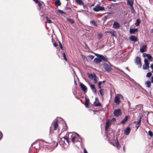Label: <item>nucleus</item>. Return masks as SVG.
<instances>
[{"label":"nucleus","mask_w":153,"mask_h":153,"mask_svg":"<svg viewBox=\"0 0 153 153\" xmlns=\"http://www.w3.org/2000/svg\"><path fill=\"white\" fill-rule=\"evenodd\" d=\"M0 133L1 134V137H2L3 134L0 131Z\"/></svg>","instance_id":"680f3d73"},{"label":"nucleus","mask_w":153,"mask_h":153,"mask_svg":"<svg viewBox=\"0 0 153 153\" xmlns=\"http://www.w3.org/2000/svg\"><path fill=\"white\" fill-rule=\"evenodd\" d=\"M90 23L91 24L95 26L96 27L97 26V24L96 23L95 21H92L90 22Z\"/></svg>","instance_id":"7c9ffc66"},{"label":"nucleus","mask_w":153,"mask_h":153,"mask_svg":"<svg viewBox=\"0 0 153 153\" xmlns=\"http://www.w3.org/2000/svg\"><path fill=\"white\" fill-rule=\"evenodd\" d=\"M82 5L83 6V8L85 9H88V7L87 5L85 4H84V3H83V4Z\"/></svg>","instance_id":"79ce46f5"},{"label":"nucleus","mask_w":153,"mask_h":153,"mask_svg":"<svg viewBox=\"0 0 153 153\" xmlns=\"http://www.w3.org/2000/svg\"><path fill=\"white\" fill-rule=\"evenodd\" d=\"M93 10L95 12H97L99 11H105L103 7L101 6L100 4H97L93 8Z\"/></svg>","instance_id":"f03ea898"},{"label":"nucleus","mask_w":153,"mask_h":153,"mask_svg":"<svg viewBox=\"0 0 153 153\" xmlns=\"http://www.w3.org/2000/svg\"><path fill=\"white\" fill-rule=\"evenodd\" d=\"M125 145H124L123 146V151L124 152L125 151Z\"/></svg>","instance_id":"052dcab7"},{"label":"nucleus","mask_w":153,"mask_h":153,"mask_svg":"<svg viewBox=\"0 0 153 153\" xmlns=\"http://www.w3.org/2000/svg\"><path fill=\"white\" fill-rule=\"evenodd\" d=\"M108 8L109 9H111V7L110 6H108Z\"/></svg>","instance_id":"774afa93"},{"label":"nucleus","mask_w":153,"mask_h":153,"mask_svg":"<svg viewBox=\"0 0 153 153\" xmlns=\"http://www.w3.org/2000/svg\"><path fill=\"white\" fill-rule=\"evenodd\" d=\"M111 122V121L109 120H108L106 121V123H105V131H106L107 130L108 128L109 127V126H110Z\"/></svg>","instance_id":"ddd939ff"},{"label":"nucleus","mask_w":153,"mask_h":153,"mask_svg":"<svg viewBox=\"0 0 153 153\" xmlns=\"http://www.w3.org/2000/svg\"><path fill=\"white\" fill-rule=\"evenodd\" d=\"M95 55L96 56L98 57L99 58H100V59H101V60L102 59L103 61L106 62L107 61V60L105 56H104L102 55H100L97 53L95 54Z\"/></svg>","instance_id":"9d476101"},{"label":"nucleus","mask_w":153,"mask_h":153,"mask_svg":"<svg viewBox=\"0 0 153 153\" xmlns=\"http://www.w3.org/2000/svg\"><path fill=\"white\" fill-rule=\"evenodd\" d=\"M148 54H147L146 53H144L143 54V57H147V55H148Z\"/></svg>","instance_id":"3c124183"},{"label":"nucleus","mask_w":153,"mask_h":153,"mask_svg":"<svg viewBox=\"0 0 153 153\" xmlns=\"http://www.w3.org/2000/svg\"><path fill=\"white\" fill-rule=\"evenodd\" d=\"M89 77L91 78L92 80L93 81L94 84H96L97 83L99 79L95 74H91L89 76Z\"/></svg>","instance_id":"f257e3e1"},{"label":"nucleus","mask_w":153,"mask_h":153,"mask_svg":"<svg viewBox=\"0 0 153 153\" xmlns=\"http://www.w3.org/2000/svg\"><path fill=\"white\" fill-rule=\"evenodd\" d=\"M120 99V97L118 96H116L115 97L114 102L117 105H119L121 102Z\"/></svg>","instance_id":"f8f14e48"},{"label":"nucleus","mask_w":153,"mask_h":153,"mask_svg":"<svg viewBox=\"0 0 153 153\" xmlns=\"http://www.w3.org/2000/svg\"><path fill=\"white\" fill-rule=\"evenodd\" d=\"M94 4H95V3H94L93 4H92L91 5V7H93V6H94Z\"/></svg>","instance_id":"bf43d9fd"},{"label":"nucleus","mask_w":153,"mask_h":153,"mask_svg":"<svg viewBox=\"0 0 153 153\" xmlns=\"http://www.w3.org/2000/svg\"><path fill=\"white\" fill-rule=\"evenodd\" d=\"M100 82H102V83H104L106 81H105V80H103L102 81H100Z\"/></svg>","instance_id":"13d9d810"},{"label":"nucleus","mask_w":153,"mask_h":153,"mask_svg":"<svg viewBox=\"0 0 153 153\" xmlns=\"http://www.w3.org/2000/svg\"><path fill=\"white\" fill-rule=\"evenodd\" d=\"M33 0L34 1L35 3H37L39 2L38 0Z\"/></svg>","instance_id":"6e6d98bb"},{"label":"nucleus","mask_w":153,"mask_h":153,"mask_svg":"<svg viewBox=\"0 0 153 153\" xmlns=\"http://www.w3.org/2000/svg\"><path fill=\"white\" fill-rule=\"evenodd\" d=\"M100 90L99 91L100 93L101 96H103L104 94V89H100Z\"/></svg>","instance_id":"473e14b6"},{"label":"nucleus","mask_w":153,"mask_h":153,"mask_svg":"<svg viewBox=\"0 0 153 153\" xmlns=\"http://www.w3.org/2000/svg\"><path fill=\"white\" fill-rule=\"evenodd\" d=\"M63 57L64 59L66 61H67V59L66 58V55L65 52L63 53Z\"/></svg>","instance_id":"a19ab883"},{"label":"nucleus","mask_w":153,"mask_h":153,"mask_svg":"<svg viewBox=\"0 0 153 153\" xmlns=\"http://www.w3.org/2000/svg\"><path fill=\"white\" fill-rule=\"evenodd\" d=\"M76 136H74L71 139V140L72 142L73 143H74L76 141H75V139L76 138Z\"/></svg>","instance_id":"58836bf2"},{"label":"nucleus","mask_w":153,"mask_h":153,"mask_svg":"<svg viewBox=\"0 0 153 153\" xmlns=\"http://www.w3.org/2000/svg\"><path fill=\"white\" fill-rule=\"evenodd\" d=\"M66 19L71 24H73L74 23V21L73 19L67 17Z\"/></svg>","instance_id":"b1692460"},{"label":"nucleus","mask_w":153,"mask_h":153,"mask_svg":"<svg viewBox=\"0 0 153 153\" xmlns=\"http://www.w3.org/2000/svg\"><path fill=\"white\" fill-rule=\"evenodd\" d=\"M129 32L130 34H134L135 32H138L137 28H130V29Z\"/></svg>","instance_id":"aec40b11"},{"label":"nucleus","mask_w":153,"mask_h":153,"mask_svg":"<svg viewBox=\"0 0 153 153\" xmlns=\"http://www.w3.org/2000/svg\"><path fill=\"white\" fill-rule=\"evenodd\" d=\"M135 63L137 65H138L139 67H141V66L140 59L139 57H136L135 59Z\"/></svg>","instance_id":"1a4fd4ad"},{"label":"nucleus","mask_w":153,"mask_h":153,"mask_svg":"<svg viewBox=\"0 0 153 153\" xmlns=\"http://www.w3.org/2000/svg\"><path fill=\"white\" fill-rule=\"evenodd\" d=\"M131 13L134 14L135 13V11L134 8L133 7H131Z\"/></svg>","instance_id":"4c0bfd02"},{"label":"nucleus","mask_w":153,"mask_h":153,"mask_svg":"<svg viewBox=\"0 0 153 153\" xmlns=\"http://www.w3.org/2000/svg\"><path fill=\"white\" fill-rule=\"evenodd\" d=\"M115 143H116V147H117V149H119L120 147V146L118 142V140H117V139H116V141H115Z\"/></svg>","instance_id":"bb28decb"},{"label":"nucleus","mask_w":153,"mask_h":153,"mask_svg":"<svg viewBox=\"0 0 153 153\" xmlns=\"http://www.w3.org/2000/svg\"><path fill=\"white\" fill-rule=\"evenodd\" d=\"M130 41L135 42L137 41L138 40V38L134 35H131L130 36L129 38Z\"/></svg>","instance_id":"9b49d317"},{"label":"nucleus","mask_w":153,"mask_h":153,"mask_svg":"<svg viewBox=\"0 0 153 153\" xmlns=\"http://www.w3.org/2000/svg\"><path fill=\"white\" fill-rule=\"evenodd\" d=\"M88 56L91 59H93L94 57V56L91 55H88Z\"/></svg>","instance_id":"a18cd8bd"},{"label":"nucleus","mask_w":153,"mask_h":153,"mask_svg":"<svg viewBox=\"0 0 153 153\" xmlns=\"http://www.w3.org/2000/svg\"><path fill=\"white\" fill-rule=\"evenodd\" d=\"M46 19H47V21L45 22L46 23L48 22V23L50 24L52 23V21L49 19V18L48 17H46Z\"/></svg>","instance_id":"c756f323"},{"label":"nucleus","mask_w":153,"mask_h":153,"mask_svg":"<svg viewBox=\"0 0 153 153\" xmlns=\"http://www.w3.org/2000/svg\"><path fill=\"white\" fill-rule=\"evenodd\" d=\"M102 61V60L100 58H95L94 60V62L95 63L98 64L100 63Z\"/></svg>","instance_id":"4be33fe9"},{"label":"nucleus","mask_w":153,"mask_h":153,"mask_svg":"<svg viewBox=\"0 0 153 153\" xmlns=\"http://www.w3.org/2000/svg\"><path fill=\"white\" fill-rule=\"evenodd\" d=\"M82 1L81 0H75L76 2L80 5L83 4L84 2Z\"/></svg>","instance_id":"5701e85b"},{"label":"nucleus","mask_w":153,"mask_h":153,"mask_svg":"<svg viewBox=\"0 0 153 153\" xmlns=\"http://www.w3.org/2000/svg\"><path fill=\"white\" fill-rule=\"evenodd\" d=\"M52 125L54 127V129L56 130L58 127V121L57 120H54L52 123Z\"/></svg>","instance_id":"0eeeda50"},{"label":"nucleus","mask_w":153,"mask_h":153,"mask_svg":"<svg viewBox=\"0 0 153 153\" xmlns=\"http://www.w3.org/2000/svg\"><path fill=\"white\" fill-rule=\"evenodd\" d=\"M102 84V82L100 81L98 83V86L100 89H101V85Z\"/></svg>","instance_id":"37998d69"},{"label":"nucleus","mask_w":153,"mask_h":153,"mask_svg":"<svg viewBox=\"0 0 153 153\" xmlns=\"http://www.w3.org/2000/svg\"><path fill=\"white\" fill-rule=\"evenodd\" d=\"M152 75V74L151 72H148L146 75V76L147 77H150Z\"/></svg>","instance_id":"e433bc0d"},{"label":"nucleus","mask_w":153,"mask_h":153,"mask_svg":"<svg viewBox=\"0 0 153 153\" xmlns=\"http://www.w3.org/2000/svg\"><path fill=\"white\" fill-rule=\"evenodd\" d=\"M151 82L150 81H147L145 82V85L147 87L149 88L151 85Z\"/></svg>","instance_id":"a878e982"},{"label":"nucleus","mask_w":153,"mask_h":153,"mask_svg":"<svg viewBox=\"0 0 153 153\" xmlns=\"http://www.w3.org/2000/svg\"><path fill=\"white\" fill-rule=\"evenodd\" d=\"M53 45L54 47H56L57 46L58 44L56 42H54V43H53Z\"/></svg>","instance_id":"09e8293b"},{"label":"nucleus","mask_w":153,"mask_h":153,"mask_svg":"<svg viewBox=\"0 0 153 153\" xmlns=\"http://www.w3.org/2000/svg\"><path fill=\"white\" fill-rule=\"evenodd\" d=\"M57 12L61 14H66V13L65 12L59 9L57 10Z\"/></svg>","instance_id":"c9c22d12"},{"label":"nucleus","mask_w":153,"mask_h":153,"mask_svg":"<svg viewBox=\"0 0 153 153\" xmlns=\"http://www.w3.org/2000/svg\"><path fill=\"white\" fill-rule=\"evenodd\" d=\"M147 55V57L148 59L149 60V61H152L153 58L151 54H148V55Z\"/></svg>","instance_id":"393cba45"},{"label":"nucleus","mask_w":153,"mask_h":153,"mask_svg":"<svg viewBox=\"0 0 153 153\" xmlns=\"http://www.w3.org/2000/svg\"><path fill=\"white\" fill-rule=\"evenodd\" d=\"M111 121V122L112 121H115L116 120V119L115 118H113L112 119L110 120Z\"/></svg>","instance_id":"864d4df0"},{"label":"nucleus","mask_w":153,"mask_h":153,"mask_svg":"<svg viewBox=\"0 0 153 153\" xmlns=\"http://www.w3.org/2000/svg\"><path fill=\"white\" fill-rule=\"evenodd\" d=\"M103 67L106 71L108 72H110L111 71L112 69L111 66L108 65L106 63H105L103 65Z\"/></svg>","instance_id":"423d86ee"},{"label":"nucleus","mask_w":153,"mask_h":153,"mask_svg":"<svg viewBox=\"0 0 153 153\" xmlns=\"http://www.w3.org/2000/svg\"><path fill=\"white\" fill-rule=\"evenodd\" d=\"M147 46L146 45L142 46L140 49V51L142 52L143 53L147 51Z\"/></svg>","instance_id":"2eb2a0df"},{"label":"nucleus","mask_w":153,"mask_h":153,"mask_svg":"<svg viewBox=\"0 0 153 153\" xmlns=\"http://www.w3.org/2000/svg\"><path fill=\"white\" fill-rule=\"evenodd\" d=\"M141 117H140V119L137 121V123L138 125L140 124L141 123Z\"/></svg>","instance_id":"49530a36"},{"label":"nucleus","mask_w":153,"mask_h":153,"mask_svg":"<svg viewBox=\"0 0 153 153\" xmlns=\"http://www.w3.org/2000/svg\"><path fill=\"white\" fill-rule=\"evenodd\" d=\"M89 85L91 90H93L95 93H96L97 91L95 88V85L91 84H89Z\"/></svg>","instance_id":"f3484780"},{"label":"nucleus","mask_w":153,"mask_h":153,"mask_svg":"<svg viewBox=\"0 0 153 153\" xmlns=\"http://www.w3.org/2000/svg\"><path fill=\"white\" fill-rule=\"evenodd\" d=\"M140 22V20L139 19H137L136 20V22L135 23V25L136 26H137L139 25Z\"/></svg>","instance_id":"cd10ccee"},{"label":"nucleus","mask_w":153,"mask_h":153,"mask_svg":"<svg viewBox=\"0 0 153 153\" xmlns=\"http://www.w3.org/2000/svg\"><path fill=\"white\" fill-rule=\"evenodd\" d=\"M70 142L68 138L65 137H64L61 139V141L59 142V144L60 145L63 143H65V144H69Z\"/></svg>","instance_id":"7ed1b4c3"},{"label":"nucleus","mask_w":153,"mask_h":153,"mask_svg":"<svg viewBox=\"0 0 153 153\" xmlns=\"http://www.w3.org/2000/svg\"><path fill=\"white\" fill-rule=\"evenodd\" d=\"M84 153H88V152L85 148H84Z\"/></svg>","instance_id":"5fc2aeb1"},{"label":"nucleus","mask_w":153,"mask_h":153,"mask_svg":"<svg viewBox=\"0 0 153 153\" xmlns=\"http://www.w3.org/2000/svg\"><path fill=\"white\" fill-rule=\"evenodd\" d=\"M151 82L153 83V76H152L151 77Z\"/></svg>","instance_id":"4d7b16f0"},{"label":"nucleus","mask_w":153,"mask_h":153,"mask_svg":"<svg viewBox=\"0 0 153 153\" xmlns=\"http://www.w3.org/2000/svg\"><path fill=\"white\" fill-rule=\"evenodd\" d=\"M129 116H126L123 119L121 122V123L122 124H124L127 120Z\"/></svg>","instance_id":"412c9836"},{"label":"nucleus","mask_w":153,"mask_h":153,"mask_svg":"<svg viewBox=\"0 0 153 153\" xmlns=\"http://www.w3.org/2000/svg\"><path fill=\"white\" fill-rule=\"evenodd\" d=\"M103 35L101 34H97V37L98 39H101L103 37Z\"/></svg>","instance_id":"72a5a7b5"},{"label":"nucleus","mask_w":153,"mask_h":153,"mask_svg":"<svg viewBox=\"0 0 153 153\" xmlns=\"http://www.w3.org/2000/svg\"><path fill=\"white\" fill-rule=\"evenodd\" d=\"M68 9L71 10V8L70 7H68L67 8Z\"/></svg>","instance_id":"69168bd1"},{"label":"nucleus","mask_w":153,"mask_h":153,"mask_svg":"<svg viewBox=\"0 0 153 153\" xmlns=\"http://www.w3.org/2000/svg\"><path fill=\"white\" fill-rule=\"evenodd\" d=\"M151 32L152 33H153V28L151 30Z\"/></svg>","instance_id":"e2e57ef3"},{"label":"nucleus","mask_w":153,"mask_h":153,"mask_svg":"<svg viewBox=\"0 0 153 153\" xmlns=\"http://www.w3.org/2000/svg\"><path fill=\"white\" fill-rule=\"evenodd\" d=\"M55 4L56 5L58 6H60L61 4V3L60 0H57L55 1Z\"/></svg>","instance_id":"c85d7f7f"},{"label":"nucleus","mask_w":153,"mask_h":153,"mask_svg":"<svg viewBox=\"0 0 153 153\" xmlns=\"http://www.w3.org/2000/svg\"><path fill=\"white\" fill-rule=\"evenodd\" d=\"M131 131V128L129 127H127L124 131V134L126 135H128Z\"/></svg>","instance_id":"dca6fc26"},{"label":"nucleus","mask_w":153,"mask_h":153,"mask_svg":"<svg viewBox=\"0 0 153 153\" xmlns=\"http://www.w3.org/2000/svg\"><path fill=\"white\" fill-rule=\"evenodd\" d=\"M85 105L86 107L88 108V105L89 103V100L86 97H85Z\"/></svg>","instance_id":"a211bd4d"},{"label":"nucleus","mask_w":153,"mask_h":153,"mask_svg":"<svg viewBox=\"0 0 153 153\" xmlns=\"http://www.w3.org/2000/svg\"><path fill=\"white\" fill-rule=\"evenodd\" d=\"M148 134L151 137L153 136V133L152 132L150 131H148Z\"/></svg>","instance_id":"ea45409f"},{"label":"nucleus","mask_w":153,"mask_h":153,"mask_svg":"<svg viewBox=\"0 0 153 153\" xmlns=\"http://www.w3.org/2000/svg\"><path fill=\"white\" fill-rule=\"evenodd\" d=\"M108 32L111 33L112 36H114V32H111V31H110L109 32Z\"/></svg>","instance_id":"8fccbe9b"},{"label":"nucleus","mask_w":153,"mask_h":153,"mask_svg":"<svg viewBox=\"0 0 153 153\" xmlns=\"http://www.w3.org/2000/svg\"><path fill=\"white\" fill-rule=\"evenodd\" d=\"M121 111L120 109L115 110L113 113L114 116L117 117L121 115Z\"/></svg>","instance_id":"39448f33"},{"label":"nucleus","mask_w":153,"mask_h":153,"mask_svg":"<svg viewBox=\"0 0 153 153\" xmlns=\"http://www.w3.org/2000/svg\"><path fill=\"white\" fill-rule=\"evenodd\" d=\"M144 64L143 66V68L144 70L148 69L149 68V64L148 60L146 59H144Z\"/></svg>","instance_id":"20e7f679"},{"label":"nucleus","mask_w":153,"mask_h":153,"mask_svg":"<svg viewBox=\"0 0 153 153\" xmlns=\"http://www.w3.org/2000/svg\"><path fill=\"white\" fill-rule=\"evenodd\" d=\"M94 105L95 106H101V104L100 102H96L95 101L94 102Z\"/></svg>","instance_id":"2f4dec72"},{"label":"nucleus","mask_w":153,"mask_h":153,"mask_svg":"<svg viewBox=\"0 0 153 153\" xmlns=\"http://www.w3.org/2000/svg\"><path fill=\"white\" fill-rule=\"evenodd\" d=\"M59 45L60 46V48H61L62 50H63V48L62 45V44H61V43L59 41Z\"/></svg>","instance_id":"c03bdc74"},{"label":"nucleus","mask_w":153,"mask_h":153,"mask_svg":"<svg viewBox=\"0 0 153 153\" xmlns=\"http://www.w3.org/2000/svg\"><path fill=\"white\" fill-rule=\"evenodd\" d=\"M85 45L87 46V47H88V46L87 45V44L85 43Z\"/></svg>","instance_id":"338daca9"},{"label":"nucleus","mask_w":153,"mask_h":153,"mask_svg":"<svg viewBox=\"0 0 153 153\" xmlns=\"http://www.w3.org/2000/svg\"><path fill=\"white\" fill-rule=\"evenodd\" d=\"M150 68L152 69V71H151L152 72H153V63L152 64L150 65Z\"/></svg>","instance_id":"603ef678"},{"label":"nucleus","mask_w":153,"mask_h":153,"mask_svg":"<svg viewBox=\"0 0 153 153\" xmlns=\"http://www.w3.org/2000/svg\"><path fill=\"white\" fill-rule=\"evenodd\" d=\"M126 70H128V71H129V70L128 69V67H126Z\"/></svg>","instance_id":"0e129e2a"},{"label":"nucleus","mask_w":153,"mask_h":153,"mask_svg":"<svg viewBox=\"0 0 153 153\" xmlns=\"http://www.w3.org/2000/svg\"><path fill=\"white\" fill-rule=\"evenodd\" d=\"M38 9L39 10H41V6H42V4L40 2H39L38 3Z\"/></svg>","instance_id":"f704fd0d"},{"label":"nucleus","mask_w":153,"mask_h":153,"mask_svg":"<svg viewBox=\"0 0 153 153\" xmlns=\"http://www.w3.org/2000/svg\"><path fill=\"white\" fill-rule=\"evenodd\" d=\"M80 86L82 90L84 92L86 93L87 91V87L82 83H80Z\"/></svg>","instance_id":"6e6552de"},{"label":"nucleus","mask_w":153,"mask_h":153,"mask_svg":"<svg viewBox=\"0 0 153 153\" xmlns=\"http://www.w3.org/2000/svg\"><path fill=\"white\" fill-rule=\"evenodd\" d=\"M82 58L85 60H87V58L84 55H82Z\"/></svg>","instance_id":"de8ad7c7"},{"label":"nucleus","mask_w":153,"mask_h":153,"mask_svg":"<svg viewBox=\"0 0 153 153\" xmlns=\"http://www.w3.org/2000/svg\"><path fill=\"white\" fill-rule=\"evenodd\" d=\"M120 27V24L116 22H114L113 25V27L117 29Z\"/></svg>","instance_id":"4468645a"},{"label":"nucleus","mask_w":153,"mask_h":153,"mask_svg":"<svg viewBox=\"0 0 153 153\" xmlns=\"http://www.w3.org/2000/svg\"><path fill=\"white\" fill-rule=\"evenodd\" d=\"M127 4L129 5L130 7H132L133 6L134 1L133 0H127Z\"/></svg>","instance_id":"6ab92c4d"}]
</instances>
